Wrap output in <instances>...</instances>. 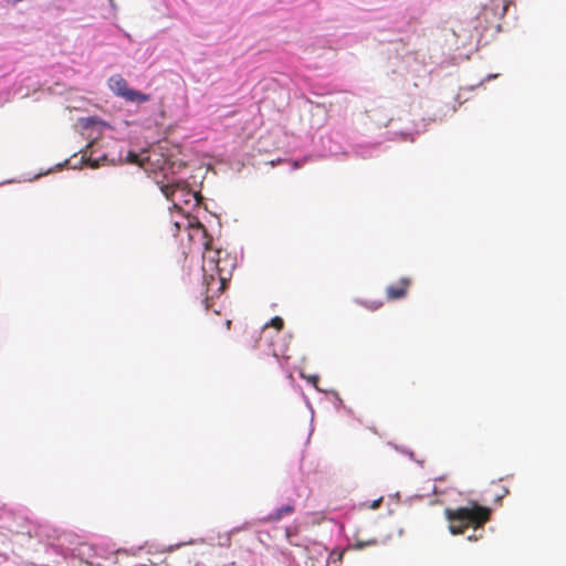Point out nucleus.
Returning a JSON list of instances; mask_svg holds the SVG:
<instances>
[{"instance_id":"1","label":"nucleus","mask_w":566,"mask_h":566,"mask_svg":"<svg viewBox=\"0 0 566 566\" xmlns=\"http://www.w3.org/2000/svg\"><path fill=\"white\" fill-rule=\"evenodd\" d=\"M444 516L449 522V531L452 535L463 534L469 527L479 530L491 518V510L470 501L467 506L455 509L447 507Z\"/></svg>"},{"instance_id":"2","label":"nucleus","mask_w":566,"mask_h":566,"mask_svg":"<svg viewBox=\"0 0 566 566\" xmlns=\"http://www.w3.org/2000/svg\"><path fill=\"white\" fill-rule=\"evenodd\" d=\"M108 86L116 96H119L127 102L145 103L150 99V95L130 88L127 81L119 74L113 75L108 80Z\"/></svg>"},{"instance_id":"3","label":"nucleus","mask_w":566,"mask_h":566,"mask_svg":"<svg viewBox=\"0 0 566 566\" xmlns=\"http://www.w3.org/2000/svg\"><path fill=\"white\" fill-rule=\"evenodd\" d=\"M409 286L410 280L408 277H401L397 283L386 289V296L390 301L403 298L407 295Z\"/></svg>"},{"instance_id":"4","label":"nucleus","mask_w":566,"mask_h":566,"mask_svg":"<svg viewBox=\"0 0 566 566\" xmlns=\"http://www.w3.org/2000/svg\"><path fill=\"white\" fill-rule=\"evenodd\" d=\"M160 190L168 200L175 202L177 192H184L186 190V186L179 182L163 184L160 186Z\"/></svg>"},{"instance_id":"5","label":"nucleus","mask_w":566,"mask_h":566,"mask_svg":"<svg viewBox=\"0 0 566 566\" xmlns=\"http://www.w3.org/2000/svg\"><path fill=\"white\" fill-rule=\"evenodd\" d=\"M294 512V506L291 504L283 505L279 510L275 511V513L270 514L266 518H264V522H276L280 521L284 515L292 514Z\"/></svg>"},{"instance_id":"6","label":"nucleus","mask_w":566,"mask_h":566,"mask_svg":"<svg viewBox=\"0 0 566 566\" xmlns=\"http://www.w3.org/2000/svg\"><path fill=\"white\" fill-rule=\"evenodd\" d=\"M270 326H271V327H274V328L276 329V332L279 333V332L283 328V326H284V321H283L281 317L275 316V317H273V318L270 321V323H269V324H266V325L264 326V329H266V328H268V327H270Z\"/></svg>"},{"instance_id":"7","label":"nucleus","mask_w":566,"mask_h":566,"mask_svg":"<svg viewBox=\"0 0 566 566\" xmlns=\"http://www.w3.org/2000/svg\"><path fill=\"white\" fill-rule=\"evenodd\" d=\"M273 355H274L275 357H277V358H279V357H280V358H282V359H283V360H285V361H287V360L291 358V355L289 354L287 348L282 349V350H279V349L274 348V349H273Z\"/></svg>"},{"instance_id":"8","label":"nucleus","mask_w":566,"mask_h":566,"mask_svg":"<svg viewBox=\"0 0 566 566\" xmlns=\"http://www.w3.org/2000/svg\"><path fill=\"white\" fill-rule=\"evenodd\" d=\"M216 269L219 275V280L221 282V289H224L227 277L222 274V269L220 266V260L217 261Z\"/></svg>"},{"instance_id":"9","label":"nucleus","mask_w":566,"mask_h":566,"mask_svg":"<svg viewBox=\"0 0 566 566\" xmlns=\"http://www.w3.org/2000/svg\"><path fill=\"white\" fill-rule=\"evenodd\" d=\"M381 502H382V496L378 497L377 500H374L370 504L363 503L361 506L368 507L371 510H376L380 506Z\"/></svg>"},{"instance_id":"10","label":"nucleus","mask_w":566,"mask_h":566,"mask_svg":"<svg viewBox=\"0 0 566 566\" xmlns=\"http://www.w3.org/2000/svg\"><path fill=\"white\" fill-rule=\"evenodd\" d=\"M127 161L130 163V164L140 165L139 155L136 154V153L129 151L128 155H127Z\"/></svg>"},{"instance_id":"11","label":"nucleus","mask_w":566,"mask_h":566,"mask_svg":"<svg viewBox=\"0 0 566 566\" xmlns=\"http://www.w3.org/2000/svg\"><path fill=\"white\" fill-rule=\"evenodd\" d=\"M363 304H364V306H366L367 308L373 310V311H376L382 306V302H374L371 304L363 303Z\"/></svg>"},{"instance_id":"12","label":"nucleus","mask_w":566,"mask_h":566,"mask_svg":"<svg viewBox=\"0 0 566 566\" xmlns=\"http://www.w3.org/2000/svg\"><path fill=\"white\" fill-rule=\"evenodd\" d=\"M308 382L313 384L315 387H317V382L319 381V377L317 375H311L305 377Z\"/></svg>"},{"instance_id":"13","label":"nucleus","mask_w":566,"mask_h":566,"mask_svg":"<svg viewBox=\"0 0 566 566\" xmlns=\"http://www.w3.org/2000/svg\"><path fill=\"white\" fill-rule=\"evenodd\" d=\"M376 543H377V541H376V539H370V541H368V542H366V543H360V542H358L356 546H357V547H359V548H361V547H364V546H366V545H375Z\"/></svg>"},{"instance_id":"14","label":"nucleus","mask_w":566,"mask_h":566,"mask_svg":"<svg viewBox=\"0 0 566 566\" xmlns=\"http://www.w3.org/2000/svg\"><path fill=\"white\" fill-rule=\"evenodd\" d=\"M322 566H327V562L325 563V565H322Z\"/></svg>"}]
</instances>
